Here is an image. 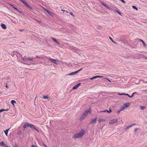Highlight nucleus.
<instances>
[{"mask_svg":"<svg viewBox=\"0 0 147 147\" xmlns=\"http://www.w3.org/2000/svg\"><path fill=\"white\" fill-rule=\"evenodd\" d=\"M85 131L83 129H82L80 133L75 134L73 137V138L76 139L77 138H80L84 134Z\"/></svg>","mask_w":147,"mask_h":147,"instance_id":"nucleus-1","label":"nucleus"},{"mask_svg":"<svg viewBox=\"0 0 147 147\" xmlns=\"http://www.w3.org/2000/svg\"><path fill=\"white\" fill-rule=\"evenodd\" d=\"M28 127H30L31 128L33 129H34L38 132H39L38 130L36 129L32 124H30L29 123H25L23 125V128H26Z\"/></svg>","mask_w":147,"mask_h":147,"instance_id":"nucleus-2","label":"nucleus"},{"mask_svg":"<svg viewBox=\"0 0 147 147\" xmlns=\"http://www.w3.org/2000/svg\"><path fill=\"white\" fill-rule=\"evenodd\" d=\"M91 112V110L90 109H89L88 110L86 111L80 118V120H83V119L87 116L88 114H90Z\"/></svg>","mask_w":147,"mask_h":147,"instance_id":"nucleus-3","label":"nucleus"},{"mask_svg":"<svg viewBox=\"0 0 147 147\" xmlns=\"http://www.w3.org/2000/svg\"><path fill=\"white\" fill-rule=\"evenodd\" d=\"M47 59L48 60L50 61L51 62L56 64H57V62L59 61V60L58 59H53L49 57H48Z\"/></svg>","mask_w":147,"mask_h":147,"instance_id":"nucleus-4","label":"nucleus"},{"mask_svg":"<svg viewBox=\"0 0 147 147\" xmlns=\"http://www.w3.org/2000/svg\"><path fill=\"white\" fill-rule=\"evenodd\" d=\"M82 69V68H81L77 71H75L74 72H71V73H70V74H69V75H75V74H76L77 73H78L80 71H81Z\"/></svg>","mask_w":147,"mask_h":147,"instance_id":"nucleus-5","label":"nucleus"},{"mask_svg":"<svg viewBox=\"0 0 147 147\" xmlns=\"http://www.w3.org/2000/svg\"><path fill=\"white\" fill-rule=\"evenodd\" d=\"M118 119H115L112 120L110 121L109 122V123L110 124H112L115 123L117 121Z\"/></svg>","mask_w":147,"mask_h":147,"instance_id":"nucleus-6","label":"nucleus"},{"mask_svg":"<svg viewBox=\"0 0 147 147\" xmlns=\"http://www.w3.org/2000/svg\"><path fill=\"white\" fill-rule=\"evenodd\" d=\"M96 119L97 118H95L91 120L90 121V123L92 124L96 123Z\"/></svg>","mask_w":147,"mask_h":147,"instance_id":"nucleus-7","label":"nucleus"},{"mask_svg":"<svg viewBox=\"0 0 147 147\" xmlns=\"http://www.w3.org/2000/svg\"><path fill=\"white\" fill-rule=\"evenodd\" d=\"M80 84H81L80 83H78L76 85L74 86L73 87V89L74 90L77 89L80 85Z\"/></svg>","mask_w":147,"mask_h":147,"instance_id":"nucleus-8","label":"nucleus"},{"mask_svg":"<svg viewBox=\"0 0 147 147\" xmlns=\"http://www.w3.org/2000/svg\"><path fill=\"white\" fill-rule=\"evenodd\" d=\"M130 103H127L125 104L124 106L125 108L129 107L130 105Z\"/></svg>","mask_w":147,"mask_h":147,"instance_id":"nucleus-9","label":"nucleus"},{"mask_svg":"<svg viewBox=\"0 0 147 147\" xmlns=\"http://www.w3.org/2000/svg\"><path fill=\"white\" fill-rule=\"evenodd\" d=\"M112 112V111L111 109H109V111H108L107 110H105L104 111H101L100 112H107L108 113H111Z\"/></svg>","mask_w":147,"mask_h":147,"instance_id":"nucleus-10","label":"nucleus"},{"mask_svg":"<svg viewBox=\"0 0 147 147\" xmlns=\"http://www.w3.org/2000/svg\"><path fill=\"white\" fill-rule=\"evenodd\" d=\"M1 27L3 29H5L6 28V26L5 25V24H1Z\"/></svg>","mask_w":147,"mask_h":147,"instance_id":"nucleus-11","label":"nucleus"},{"mask_svg":"<svg viewBox=\"0 0 147 147\" xmlns=\"http://www.w3.org/2000/svg\"><path fill=\"white\" fill-rule=\"evenodd\" d=\"M51 38L58 45L60 44L57 41V40L55 38H54L52 37H51Z\"/></svg>","mask_w":147,"mask_h":147,"instance_id":"nucleus-12","label":"nucleus"},{"mask_svg":"<svg viewBox=\"0 0 147 147\" xmlns=\"http://www.w3.org/2000/svg\"><path fill=\"white\" fill-rule=\"evenodd\" d=\"M22 2L24 3V4L26 6L27 5V2L25 0H22Z\"/></svg>","mask_w":147,"mask_h":147,"instance_id":"nucleus-13","label":"nucleus"},{"mask_svg":"<svg viewBox=\"0 0 147 147\" xmlns=\"http://www.w3.org/2000/svg\"><path fill=\"white\" fill-rule=\"evenodd\" d=\"M101 4L103 5V6H104L105 7H106V8L108 9H109V7L107 6L106 5H105V4L104 3H102V2H101Z\"/></svg>","mask_w":147,"mask_h":147,"instance_id":"nucleus-14","label":"nucleus"},{"mask_svg":"<svg viewBox=\"0 0 147 147\" xmlns=\"http://www.w3.org/2000/svg\"><path fill=\"white\" fill-rule=\"evenodd\" d=\"M9 130V129H6L4 131L5 133L7 136V134Z\"/></svg>","mask_w":147,"mask_h":147,"instance_id":"nucleus-15","label":"nucleus"},{"mask_svg":"<svg viewBox=\"0 0 147 147\" xmlns=\"http://www.w3.org/2000/svg\"><path fill=\"white\" fill-rule=\"evenodd\" d=\"M133 125H134V124H131V125H130L129 126H127V127H126L125 128V129L126 130L127 129H128L130 127L133 126Z\"/></svg>","mask_w":147,"mask_h":147,"instance_id":"nucleus-16","label":"nucleus"},{"mask_svg":"<svg viewBox=\"0 0 147 147\" xmlns=\"http://www.w3.org/2000/svg\"><path fill=\"white\" fill-rule=\"evenodd\" d=\"M125 109V107L124 106H121L120 107L119 109H120V111H123Z\"/></svg>","mask_w":147,"mask_h":147,"instance_id":"nucleus-17","label":"nucleus"},{"mask_svg":"<svg viewBox=\"0 0 147 147\" xmlns=\"http://www.w3.org/2000/svg\"><path fill=\"white\" fill-rule=\"evenodd\" d=\"M8 110V109H0V113H1L3 111H7Z\"/></svg>","mask_w":147,"mask_h":147,"instance_id":"nucleus-18","label":"nucleus"},{"mask_svg":"<svg viewBox=\"0 0 147 147\" xmlns=\"http://www.w3.org/2000/svg\"><path fill=\"white\" fill-rule=\"evenodd\" d=\"M22 59L24 60V61L26 62H27L28 61V59H27V58H25L24 57L22 58Z\"/></svg>","mask_w":147,"mask_h":147,"instance_id":"nucleus-19","label":"nucleus"},{"mask_svg":"<svg viewBox=\"0 0 147 147\" xmlns=\"http://www.w3.org/2000/svg\"><path fill=\"white\" fill-rule=\"evenodd\" d=\"M47 13L50 16H52L53 14V13L48 10V11L47 12Z\"/></svg>","mask_w":147,"mask_h":147,"instance_id":"nucleus-20","label":"nucleus"},{"mask_svg":"<svg viewBox=\"0 0 147 147\" xmlns=\"http://www.w3.org/2000/svg\"><path fill=\"white\" fill-rule=\"evenodd\" d=\"M105 120L103 119L100 118L99 119V121L100 122L104 121Z\"/></svg>","mask_w":147,"mask_h":147,"instance_id":"nucleus-21","label":"nucleus"},{"mask_svg":"<svg viewBox=\"0 0 147 147\" xmlns=\"http://www.w3.org/2000/svg\"><path fill=\"white\" fill-rule=\"evenodd\" d=\"M16 101L14 100H12L11 101V103L13 105H14V103H16Z\"/></svg>","mask_w":147,"mask_h":147,"instance_id":"nucleus-22","label":"nucleus"},{"mask_svg":"<svg viewBox=\"0 0 147 147\" xmlns=\"http://www.w3.org/2000/svg\"><path fill=\"white\" fill-rule=\"evenodd\" d=\"M140 40L142 41V42L143 43V44L144 45V46L146 47V45L145 44L144 42L142 40L140 39Z\"/></svg>","mask_w":147,"mask_h":147,"instance_id":"nucleus-23","label":"nucleus"},{"mask_svg":"<svg viewBox=\"0 0 147 147\" xmlns=\"http://www.w3.org/2000/svg\"><path fill=\"white\" fill-rule=\"evenodd\" d=\"M0 145L1 146H4L5 145V144L4 142H0Z\"/></svg>","mask_w":147,"mask_h":147,"instance_id":"nucleus-24","label":"nucleus"},{"mask_svg":"<svg viewBox=\"0 0 147 147\" xmlns=\"http://www.w3.org/2000/svg\"><path fill=\"white\" fill-rule=\"evenodd\" d=\"M13 8L20 13H22V12H20V11L17 8L15 7H13Z\"/></svg>","mask_w":147,"mask_h":147,"instance_id":"nucleus-25","label":"nucleus"},{"mask_svg":"<svg viewBox=\"0 0 147 147\" xmlns=\"http://www.w3.org/2000/svg\"><path fill=\"white\" fill-rule=\"evenodd\" d=\"M28 61H31L33 59V58L31 57H28L27 58Z\"/></svg>","mask_w":147,"mask_h":147,"instance_id":"nucleus-26","label":"nucleus"},{"mask_svg":"<svg viewBox=\"0 0 147 147\" xmlns=\"http://www.w3.org/2000/svg\"><path fill=\"white\" fill-rule=\"evenodd\" d=\"M26 6L27 7H28L30 9H32L31 6L30 5H28V4H27V5Z\"/></svg>","mask_w":147,"mask_h":147,"instance_id":"nucleus-27","label":"nucleus"},{"mask_svg":"<svg viewBox=\"0 0 147 147\" xmlns=\"http://www.w3.org/2000/svg\"><path fill=\"white\" fill-rule=\"evenodd\" d=\"M43 98L45 99H47L48 97L47 96H44L43 97Z\"/></svg>","mask_w":147,"mask_h":147,"instance_id":"nucleus-28","label":"nucleus"},{"mask_svg":"<svg viewBox=\"0 0 147 147\" xmlns=\"http://www.w3.org/2000/svg\"><path fill=\"white\" fill-rule=\"evenodd\" d=\"M132 7L134 9H136V10H138V8L135 6H132Z\"/></svg>","mask_w":147,"mask_h":147,"instance_id":"nucleus-29","label":"nucleus"},{"mask_svg":"<svg viewBox=\"0 0 147 147\" xmlns=\"http://www.w3.org/2000/svg\"><path fill=\"white\" fill-rule=\"evenodd\" d=\"M145 107L144 106H141V109L142 110H143L144 109H145Z\"/></svg>","mask_w":147,"mask_h":147,"instance_id":"nucleus-30","label":"nucleus"},{"mask_svg":"<svg viewBox=\"0 0 147 147\" xmlns=\"http://www.w3.org/2000/svg\"><path fill=\"white\" fill-rule=\"evenodd\" d=\"M35 20L36 21H37L38 24H40V23H41V21H39V20H37V19H35Z\"/></svg>","mask_w":147,"mask_h":147,"instance_id":"nucleus-31","label":"nucleus"},{"mask_svg":"<svg viewBox=\"0 0 147 147\" xmlns=\"http://www.w3.org/2000/svg\"><path fill=\"white\" fill-rule=\"evenodd\" d=\"M22 134V133L21 132V131H20L19 132H18L17 133V134L18 135H21Z\"/></svg>","mask_w":147,"mask_h":147,"instance_id":"nucleus-32","label":"nucleus"},{"mask_svg":"<svg viewBox=\"0 0 147 147\" xmlns=\"http://www.w3.org/2000/svg\"><path fill=\"white\" fill-rule=\"evenodd\" d=\"M126 95L127 96H129L130 98H131V97H132V96L131 95V96H130L128 94H126Z\"/></svg>","mask_w":147,"mask_h":147,"instance_id":"nucleus-33","label":"nucleus"},{"mask_svg":"<svg viewBox=\"0 0 147 147\" xmlns=\"http://www.w3.org/2000/svg\"><path fill=\"white\" fill-rule=\"evenodd\" d=\"M138 129L137 128H136L134 130V132H136Z\"/></svg>","mask_w":147,"mask_h":147,"instance_id":"nucleus-34","label":"nucleus"},{"mask_svg":"<svg viewBox=\"0 0 147 147\" xmlns=\"http://www.w3.org/2000/svg\"><path fill=\"white\" fill-rule=\"evenodd\" d=\"M121 111H120V109H119V110L117 111V113H118V114L120 113Z\"/></svg>","mask_w":147,"mask_h":147,"instance_id":"nucleus-35","label":"nucleus"},{"mask_svg":"<svg viewBox=\"0 0 147 147\" xmlns=\"http://www.w3.org/2000/svg\"><path fill=\"white\" fill-rule=\"evenodd\" d=\"M120 0L124 3H125V2L124 0Z\"/></svg>","mask_w":147,"mask_h":147,"instance_id":"nucleus-36","label":"nucleus"},{"mask_svg":"<svg viewBox=\"0 0 147 147\" xmlns=\"http://www.w3.org/2000/svg\"><path fill=\"white\" fill-rule=\"evenodd\" d=\"M69 13L70 15H72L73 16H74V15L73 14V13L72 12Z\"/></svg>","mask_w":147,"mask_h":147,"instance_id":"nucleus-37","label":"nucleus"},{"mask_svg":"<svg viewBox=\"0 0 147 147\" xmlns=\"http://www.w3.org/2000/svg\"><path fill=\"white\" fill-rule=\"evenodd\" d=\"M32 147H38L36 145H32Z\"/></svg>","mask_w":147,"mask_h":147,"instance_id":"nucleus-38","label":"nucleus"},{"mask_svg":"<svg viewBox=\"0 0 147 147\" xmlns=\"http://www.w3.org/2000/svg\"><path fill=\"white\" fill-rule=\"evenodd\" d=\"M109 38H110V39L111 40V41L112 42H113V40L112 39V38L110 37H109Z\"/></svg>","mask_w":147,"mask_h":147,"instance_id":"nucleus-39","label":"nucleus"},{"mask_svg":"<svg viewBox=\"0 0 147 147\" xmlns=\"http://www.w3.org/2000/svg\"><path fill=\"white\" fill-rule=\"evenodd\" d=\"M96 78H100V77H102V76H96Z\"/></svg>","mask_w":147,"mask_h":147,"instance_id":"nucleus-40","label":"nucleus"},{"mask_svg":"<svg viewBox=\"0 0 147 147\" xmlns=\"http://www.w3.org/2000/svg\"><path fill=\"white\" fill-rule=\"evenodd\" d=\"M136 93V92H134L132 94V95H131L132 96V97L133 96L134 94Z\"/></svg>","mask_w":147,"mask_h":147,"instance_id":"nucleus-41","label":"nucleus"},{"mask_svg":"<svg viewBox=\"0 0 147 147\" xmlns=\"http://www.w3.org/2000/svg\"><path fill=\"white\" fill-rule=\"evenodd\" d=\"M136 93V92H134L132 94V95H131L132 96V97L133 96L134 94Z\"/></svg>","mask_w":147,"mask_h":147,"instance_id":"nucleus-42","label":"nucleus"},{"mask_svg":"<svg viewBox=\"0 0 147 147\" xmlns=\"http://www.w3.org/2000/svg\"><path fill=\"white\" fill-rule=\"evenodd\" d=\"M118 94L119 95H123V94L122 93H118Z\"/></svg>","mask_w":147,"mask_h":147,"instance_id":"nucleus-43","label":"nucleus"},{"mask_svg":"<svg viewBox=\"0 0 147 147\" xmlns=\"http://www.w3.org/2000/svg\"><path fill=\"white\" fill-rule=\"evenodd\" d=\"M117 12H118V13L120 15H121V13L119 12L118 11H117Z\"/></svg>","mask_w":147,"mask_h":147,"instance_id":"nucleus-44","label":"nucleus"},{"mask_svg":"<svg viewBox=\"0 0 147 147\" xmlns=\"http://www.w3.org/2000/svg\"><path fill=\"white\" fill-rule=\"evenodd\" d=\"M24 30L23 29H21V30H19V31H20V32H22V31H23Z\"/></svg>","mask_w":147,"mask_h":147,"instance_id":"nucleus-45","label":"nucleus"},{"mask_svg":"<svg viewBox=\"0 0 147 147\" xmlns=\"http://www.w3.org/2000/svg\"><path fill=\"white\" fill-rule=\"evenodd\" d=\"M45 11L47 12V11H48V10L47 9H45V10H44Z\"/></svg>","mask_w":147,"mask_h":147,"instance_id":"nucleus-46","label":"nucleus"},{"mask_svg":"<svg viewBox=\"0 0 147 147\" xmlns=\"http://www.w3.org/2000/svg\"><path fill=\"white\" fill-rule=\"evenodd\" d=\"M93 78L94 79V78H97L96 76L93 77Z\"/></svg>","mask_w":147,"mask_h":147,"instance_id":"nucleus-47","label":"nucleus"},{"mask_svg":"<svg viewBox=\"0 0 147 147\" xmlns=\"http://www.w3.org/2000/svg\"><path fill=\"white\" fill-rule=\"evenodd\" d=\"M93 78L94 79V78H97L96 76L93 77Z\"/></svg>","mask_w":147,"mask_h":147,"instance_id":"nucleus-48","label":"nucleus"},{"mask_svg":"<svg viewBox=\"0 0 147 147\" xmlns=\"http://www.w3.org/2000/svg\"><path fill=\"white\" fill-rule=\"evenodd\" d=\"M5 147H8V146L5 144V145L4 146Z\"/></svg>","mask_w":147,"mask_h":147,"instance_id":"nucleus-49","label":"nucleus"},{"mask_svg":"<svg viewBox=\"0 0 147 147\" xmlns=\"http://www.w3.org/2000/svg\"><path fill=\"white\" fill-rule=\"evenodd\" d=\"M93 79H94V78H93V77L91 78H90V80H93Z\"/></svg>","mask_w":147,"mask_h":147,"instance_id":"nucleus-50","label":"nucleus"},{"mask_svg":"<svg viewBox=\"0 0 147 147\" xmlns=\"http://www.w3.org/2000/svg\"><path fill=\"white\" fill-rule=\"evenodd\" d=\"M61 11H65V10L63 9H61Z\"/></svg>","mask_w":147,"mask_h":147,"instance_id":"nucleus-51","label":"nucleus"},{"mask_svg":"<svg viewBox=\"0 0 147 147\" xmlns=\"http://www.w3.org/2000/svg\"><path fill=\"white\" fill-rule=\"evenodd\" d=\"M10 5H11L12 7H13H13H14L13 6V5H11V4H10Z\"/></svg>","mask_w":147,"mask_h":147,"instance_id":"nucleus-52","label":"nucleus"},{"mask_svg":"<svg viewBox=\"0 0 147 147\" xmlns=\"http://www.w3.org/2000/svg\"><path fill=\"white\" fill-rule=\"evenodd\" d=\"M122 94H123V95H126V94H125V93H123Z\"/></svg>","mask_w":147,"mask_h":147,"instance_id":"nucleus-53","label":"nucleus"},{"mask_svg":"<svg viewBox=\"0 0 147 147\" xmlns=\"http://www.w3.org/2000/svg\"><path fill=\"white\" fill-rule=\"evenodd\" d=\"M6 87L7 88H8V87L7 85V84L6 85Z\"/></svg>","mask_w":147,"mask_h":147,"instance_id":"nucleus-54","label":"nucleus"},{"mask_svg":"<svg viewBox=\"0 0 147 147\" xmlns=\"http://www.w3.org/2000/svg\"><path fill=\"white\" fill-rule=\"evenodd\" d=\"M108 80V81L109 82H111V80Z\"/></svg>","mask_w":147,"mask_h":147,"instance_id":"nucleus-55","label":"nucleus"},{"mask_svg":"<svg viewBox=\"0 0 147 147\" xmlns=\"http://www.w3.org/2000/svg\"><path fill=\"white\" fill-rule=\"evenodd\" d=\"M42 8L44 9V10H45V8H44V7H42Z\"/></svg>","mask_w":147,"mask_h":147,"instance_id":"nucleus-56","label":"nucleus"},{"mask_svg":"<svg viewBox=\"0 0 147 147\" xmlns=\"http://www.w3.org/2000/svg\"><path fill=\"white\" fill-rule=\"evenodd\" d=\"M36 57H37V58H39V57H38V56H36Z\"/></svg>","mask_w":147,"mask_h":147,"instance_id":"nucleus-57","label":"nucleus"},{"mask_svg":"<svg viewBox=\"0 0 147 147\" xmlns=\"http://www.w3.org/2000/svg\"><path fill=\"white\" fill-rule=\"evenodd\" d=\"M113 43H116V42H114V41H113Z\"/></svg>","mask_w":147,"mask_h":147,"instance_id":"nucleus-58","label":"nucleus"},{"mask_svg":"<svg viewBox=\"0 0 147 147\" xmlns=\"http://www.w3.org/2000/svg\"><path fill=\"white\" fill-rule=\"evenodd\" d=\"M77 51V50H78V49H75Z\"/></svg>","mask_w":147,"mask_h":147,"instance_id":"nucleus-59","label":"nucleus"},{"mask_svg":"<svg viewBox=\"0 0 147 147\" xmlns=\"http://www.w3.org/2000/svg\"><path fill=\"white\" fill-rule=\"evenodd\" d=\"M145 83H147V81H146Z\"/></svg>","mask_w":147,"mask_h":147,"instance_id":"nucleus-60","label":"nucleus"},{"mask_svg":"<svg viewBox=\"0 0 147 147\" xmlns=\"http://www.w3.org/2000/svg\"><path fill=\"white\" fill-rule=\"evenodd\" d=\"M133 124H134V125H135L136 124L135 123Z\"/></svg>","mask_w":147,"mask_h":147,"instance_id":"nucleus-61","label":"nucleus"},{"mask_svg":"<svg viewBox=\"0 0 147 147\" xmlns=\"http://www.w3.org/2000/svg\"><path fill=\"white\" fill-rule=\"evenodd\" d=\"M66 11V12H68V11Z\"/></svg>","mask_w":147,"mask_h":147,"instance_id":"nucleus-62","label":"nucleus"},{"mask_svg":"<svg viewBox=\"0 0 147 147\" xmlns=\"http://www.w3.org/2000/svg\"><path fill=\"white\" fill-rule=\"evenodd\" d=\"M45 147H47V146H45Z\"/></svg>","mask_w":147,"mask_h":147,"instance_id":"nucleus-63","label":"nucleus"}]
</instances>
